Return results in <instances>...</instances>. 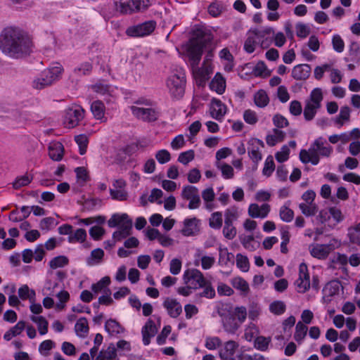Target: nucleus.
<instances>
[{"label":"nucleus","mask_w":360,"mask_h":360,"mask_svg":"<svg viewBox=\"0 0 360 360\" xmlns=\"http://www.w3.org/2000/svg\"><path fill=\"white\" fill-rule=\"evenodd\" d=\"M33 42L29 34L15 27H6L1 33V51L6 56L18 59L32 52Z\"/></svg>","instance_id":"1"},{"label":"nucleus","mask_w":360,"mask_h":360,"mask_svg":"<svg viewBox=\"0 0 360 360\" xmlns=\"http://www.w3.org/2000/svg\"><path fill=\"white\" fill-rule=\"evenodd\" d=\"M213 35L210 30L205 27L195 26L192 32V38L189 41L187 53L193 68L198 66L204 48L212 42Z\"/></svg>","instance_id":"2"},{"label":"nucleus","mask_w":360,"mask_h":360,"mask_svg":"<svg viewBox=\"0 0 360 360\" xmlns=\"http://www.w3.org/2000/svg\"><path fill=\"white\" fill-rule=\"evenodd\" d=\"M186 83V75L181 70H176V73L169 76L167 80V86L172 96L178 99L181 98L185 92Z\"/></svg>","instance_id":"3"},{"label":"nucleus","mask_w":360,"mask_h":360,"mask_svg":"<svg viewBox=\"0 0 360 360\" xmlns=\"http://www.w3.org/2000/svg\"><path fill=\"white\" fill-rule=\"evenodd\" d=\"M63 68L61 66H56L45 70L41 76L34 81V87L37 89H41L47 86L51 85L53 82L58 80Z\"/></svg>","instance_id":"4"},{"label":"nucleus","mask_w":360,"mask_h":360,"mask_svg":"<svg viewBox=\"0 0 360 360\" xmlns=\"http://www.w3.org/2000/svg\"><path fill=\"white\" fill-rule=\"evenodd\" d=\"M84 117V110L79 105H73L65 110L64 124L71 129L77 126Z\"/></svg>","instance_id":"5"},{"label":"nucleus","mask_w":360,"mask_h":360,"mask_svg":"<svg viewBox=\"0 0 360 360\" xmlns=\"http://www.w3.org/2000/svg\"><path fill=\"white\" fill-rule=\"evenodd\" d=\"M132 114L139 120L146 122H153L158 120L159 112L153 108L138 107L132 105L130 107Z\"/></svg>","instance_id":"6"},{"label":"nucleus","mask_w":360,"mask_h":360,"mask_svg":"<svg viewBox=\"0 0 360 360\" xmlns=\"http://www.w3.org/2000/svg\"><path fill=\"white\" fill-rule=\"evenodd\" d=\"M186 284L191 285L193 289L206 285V280L200 271L196 269H187L184 274Z\"/></svg>","instance_id":"7"},{"label":"nucleus","mask_w":360,"mask_h":360,"mask_svg":"<svg viewBox=\"0 0 360 360\" xmlns=\"http://www.w3.org/2000/svg\"><path fill=\"white\" fill-rule=\"evenodd\" d=\"M108 224L111 228L120 226L119 229L125 232L128 236L131 235L132 220L127 214H114L108 220Z\"/></svg>","instance_id":"8"},{"label":"nucleus","mask_w":360,"mask_h":360,"mask_svg":"<svg viewBox=\"0 0 360 360\" xmlns=\"http://www.w3.org/2000/svg\"><path fill=\"white\" fill-rule=\"evenodd\" d=\"M156 22L153 20L146 21L127 28L126 33L130 37H143L151 34L155 28Z\"/></svg>","instance_id":"9"},{"label":"nucleus","mask_w":360,"mask_h":360,"mask_svg":"<svg viewBox=\"0 0 360 360\" xmlns=\"http://www.w3.org/2000/svg\"><path fill=\"white\" fill-rule=\"evenodd\" d=\"M295 285L297 288V291L301 293H304L310 288L309 274L307 266L304 263H302L299 266V278Z\"/></svg>","instance_id":"10"},{"label":"nucleus","mask_w":360,"mask_h":360,"mask_svg":"<svg viewBox=\"0 0 360 360\" xmlns=\"http://www.w3.org/2000/svg\"><path fill=\"white\" fill-rule=\"evenodd\" d=\"M248 153L250 158L256 164L262 160V155L259 151L260 148H264L262 141L257 139H251L248 143Z\"/></svg>","instance_id":"11"},{"label":"nucleus","mask_w":360,"mask_h":360,"mask_svg":"<svg viewBox=\"0 0 360 360\" xmlns=\"http://www.w3.org/2000/svg\"><path fill=\"white\" fill-rule=\"evenodd\" d=\"M163 307L172 318L178 317L182 312V307L176 299L167 297L163 302Z\"/></svg>","instance_id":"12"},{"label":"nucleus","mask_w":360,"mask_h":360,"mask_svg":"<svg viewBox=\"0 0 360 360\" xmlns=\"http://www.w3.org/2000/svg\"><path fill=\"white\" fill-rule=\"evenodd\" d=\"M157 332L158 329L154 321L149 319L141 330L143 344L145 345H149L151 338L154 337Z\"/></svg>","instance_id":"13"},{"label":"nucleus","mask_w":360,"mask_h":360,"mask_svg":"<svg viewBox=\"0 0 360 360\" xmlns=\"http://www.w3.org/2000/svg\"><path fill=\"white\" fill-rule=\"evenodd\" d=\"M311 66L308 64L295 65L292 70V77L296 80H306L310 76Z\"/></svg>","instance_id":"14"},{"label":"nucleus","mask_w":360,"mask_h":360,"mask_svg":"<svg viewBox=\"0 0 360 360\" xmlns=\"http://www.w3.org/2000/svg\"><path fill=\"white\" fill-rule=\"evenodd\" d=\"M226 112V107L222 102L216 98H213L211 103L210 114L211 116L217 120H221Z\"/></svg>","instance_id":"15"},{"label":"nucleus","mask_w":360,"mask_h":360,"mask_svg":"<svg viewBox=\"0 0 360 360\" xmlns=\"http://www.w3.org/2000/svg\"><path fill=\"white\" fill-rule=\"evenodd\" d=\"M238 344L233 340H229L224 343V348L219 352V356L224 360H233Z\"/></svg>","instance_id":"16"},{"label":"nucleus","mask_w":360,"mask_h":360,"mask_svg":"<svg viewBox=\"0 0 360 360\" xmlns=\"http://www.w3.org/2000/svg\"><path fill=\"white\" fill-rule=\"evenodd\" d=\"M274 33V30L271 27H266L262 30H255L251 31V34L255 37L258 43L260 44L262 48H267L269 45L270 41H269L267 38H265V37Z\"/></svg>","instance_id":"17"},{"label":"nucleus","mask_w":360,"mask_h":360,"mask_svg":"<svg viewBox=\"0 0 360 360\" xmlns=\"http://www.w3.org/2000/svg\"><path fill=\"white\" fill-rule=\"evenodd\" d=\"M64 153V147L60 142H54L49 146V155L54 161L62 160Z\"/></svg>","instance_id":"18"},{"label":"nucleus","mask_w":360,"mask_h":360,"mask_svg":"<svg viewBox=\"0 0 360 360\" xmlns=\"http://www.w3.org/2000/svg\"><path fill=\"white\" fill-rule=\"evenodd\" d=\"M199 221L195 217L192 219H186L184 222V228L181 233L184 236H190L198 231V222Z\"/></svg>","instance_id":"19"},{"label":"nucleus","mask_w":360,"mask_h":360,"mask_svg":"<svg viewBox=\"0 0 360 360\" xmlns=\"http://www.w3.org/2000/svg\"><path fill=\"white\" fill-rule=\"evenodd\" d=\"M240 323L236 319L232 314H229L223 319V327L229 333L233 334L239 328Z\"/></svg>","instance_id":"20"},{"label":"nucleus","mask_w":360,"mask_h":360,"mask_svg":"<svg viewBox=\"0 0 360 360\" xmlns=\"http://www.w3.org/2000/svg\"><path fill=\"white\" fill-rule=\"evenodd\" d=\"M133 1L134 0H115V9L122 14H131L134 13Z\"/></svg>","instance_id":"21"},{"label":"nucleus","mask_w":360,"mask_h":360,"mask_svg":"<svg viewBox=\"0 0 360 360\" xmlns=\"http://www.w3.org/2000/svg\"><path fill=\"white\" fill-rule=\"evenodd\" d=\"M210 89L219 94L224 92L226 88V82L224 78L217 73L210 84Z\"/></svg>","instance_id":"22"},{"label":"nucleus","mask_w":360,"mask_h":360,"mask_svg":"<svg viewBox=\"0 0 360 360\" xmlns=\"http://www.w3.org/2000/svg\"><path fill=\"white\" fill-rule=\"evenodd\" d=\"M310 253L314 257L324 259L328 256L330 248L328 245L317 244L310 250Z\"/></svg>","instance_id":"23"},{"label":"nucleus","mask_w":360,"mask_h":360,"mask_svg":"<svg viewBox=\"0 0 360 360\" xmlns=\"http://www.w3.org/2000/svg\"><path fill=\"white\" fill-rule=\"evenodd\" d=\"M105 329L109 333L110 335H115L123 333L124 329L115 319H110L105 322Z\"/></svg>","instance_id":"24"},{"label":"nucleus","mask_w":360,"mask_h":360,"mask_svg":"<svg viewBox=\"0 0 360 360\" xmlns=\"http://www.w3.org/2000/svg\"><path fill=\"white\" fill-rule=\"evenodd\" d=\"M75 330L77 335L84 338L89 333V325L85 317L79 319L75 326Z\"/></svg>","instance_id":"25"},{"label":"nucleus","mask_w":360,"mask_h":360,"mask_svg":"<svg viewBox=\"0 0 360 360\" xmlns=\"http://www.w3.org/2000/svg\"><path fill=\"white\" fill-rule=\"evenodd\" d=\"M325 143L326 141L323 138L319 137L314 143V146H316L314 150L317 153L319 152L321 155L328 157L331 153L332 148L330 146L325 147L323 146Z\"/></svg>","instance_id":"26"},{"label":"nucleus","mask_w":360,"mask_h":360,"mask_svg":"<svg viewBox=\"0 0 360 360\" xmlns=\"http://www.w3.org/2000/svg\"><path fill=\"white\" fill-rule=\"evenodd\" d=\"M321 108L320 105H316L306 101L304 108V117L307 121H310L314 119L316 111Z\"/></svg>","instance_id":"27"},{"label":"nucleus","mask_w":360,"mask_h":360,"mask_svg":"<svg viewBox=\"0 0 360 360\" xmlns=\"http://www.w3.org/2000/svg\"><path fill=\"white\" fill-rule=\"evenodd\" d=\"M33 179V175L26 172L24 175L18 176L13 182V187L15 189H19L21 187L26 186L31 183Z\"/></svg>","instance_id":"28"},{"label":"nucleus","mask_w":360,"mask_h":360,"mask_svg":"<svg viewBox=\"0 0 360 360\" xmlns=\"http://www.w3.org/2000/svg\"><path fill=\"white\" fill-rule=\"evenodd\" d=\"M254 101L257 106L264 108L268 105L269 98L266 91L261 89L255 94Z\"/></svg>","instance_id":"29"},{"label":"nucleus","mask_w":360,"mask_h":360,"mask_svg":"<svg viewBox=\"0 0 360 360\" xmlns=\"http://www.w3.org/2000/svg\"><path fill=\"white\" fill-rule=\"evenodd\" d=\"M91 110L94 116L100 120L104 116L105 106L102 101H95L91 103Z\"/></svg>","instance_id":"30"},{"label":"nucleus","mask_w":360,"mask_h":360,"mask_svg":"<svg viewBox=\"0 0 360 360\" xmlns=\"http://www.w3.org/2000/svg\"><path fill=\"white\" fill-rule=\"evenodd\" d=\"M18 295L22 300L28 299L30 302L35 300V292L30 290L27 285H24L18 289Z\"/></svg>","instance_id":"31"},{"label":"nucleus","mask_w":360,"mask_h":360,"mask_svg":"<svg viewBox=\"0 0 360 360\" xmlns=\"http://www.w3.org/2000/svg\"><path fill=\"white\" fill-rule=\"evenodd\" d=\"M104 257V251L101 248H96L91 251L90 257L87 259L89 265L99 264Z\"/></svg>","instance_id":"32"},{"label":"nucleus","mask_w":360,"mask_h":360,"mask_svg":"<svg viewBox=\"0 0 360 360\" xmlns=\"http://www.w3.org/2000/svg\"><path fill=\"white\" fill-rule=\"evenodd\" d=\"M31 320L37 324L38 330L41 335H45L47 333L49 323L44 316H32L31 317Z\"/></svg>","instance_id":"33"},{"label":"nucleus","mask_w":360,"mask_h":360,"mask_svg":"<svg viewBox=\"0 0 360 360\" xmlns=\"http://www.w3.org/2000/svg\"><path fill=\"white\" fill-rule=\"evenodd\" d=\"M223 223L222 213L221 212H215L211 214L209 219V225L214 229H221Z\"/></svg>","instance_id":"34"},{"label":"nucleus","mask_w":360,"mask_h":360,"mask_svg":"<svg viewBox=\"0 0 360 360\" xmlns=\"http://www.w3.org/2000/svg\"><path fill=\"white\" fill-rule=\"evenodd\" d=\"M98 355L107 360H118L117 359V351L114 344L111 343L106 349L101 350Z\"/></svg>","instance_id":"35"},{"label":"nucleus","mask_w":360,"mask_h":360,"mask_svg":"<svg viewBox=\"0 0 360 360\" xmlns=\"http://www.w3.org/2000/svg\"><path fill=\"white\" fill-rule=\"evenodd\" d=\"M307 326L301 321H299L295 327L294 338L297 342H301L306 336L307 333Z\"/></svg>","instance_id":"36"},{"label":"nucleus","mask_w":360,"mask_h":360,"mask_svg":"<svg viewBox=\"0 0 360 360\" xmlns=\"http://www.w3.org/2000/svg\"><path fill=\"white\" fill-rule=\"evenodd\" d=\"M350 117V109L348 106L341 108L338 116L335 118V122L340 126L344 124V121H349Z\"/></svg>","instance_id":"37"},{"label":"nucleus","mask_w":360,"mask_h":360,"mask_svg":"<svg viewBox=\"0 0 360 360\" xmlns=\"http://www.w3.org/2000/svg\"><path fill=\"white\" fill-rule=\"evenodd\" d=\"M86 238V232L84 229H78L75 231L74 234H71L68 237L69 243H83Z\"/></svg>","instance_id":"38"},{"label":"nucleus","mask_w":360,"mask_h":360,"mask_svg":"<svg viewBox=\"0 0 360 360\" xmlns=\"http://www.w3.org/2000/svg\"><path fill=\"white\" fill-rule=\"evenodd\" d=\"M299 207L302 213L307 217L314 216L318 211V207L316 204L300 203Z\"/></svg>","instance_id":"39"},{"label":"nucleus","mask_w":360,"mask_h":360,"mask_svg":"<svg viewBox=\"0 0 360 360\" xmlns=\"http://www.w3.org/2000/svg\"><path fill=\"white\" fill-rule=\"evenodd\" d=\"M69 262V260L67 257L63 255H60L53 258L49 262V266L51 269H57L59 267H63L66 266Z\"/></svg>","instance_id":"40"},{"label":"nucleus","mask_w":360,"mask_h":360,"mask_svg":"<svg viewBox=\"0 0 360 360\" xmlns=\"http://www.w3.org/2000/svg\"><path fill=\"white\" fill-rule=\"evenodd\" d=\"M348 236L352 243L360 245V223L354 228L349 229Z\"/></svg>","instance_id":"41"},{"label":"nucleus","mask_w":360,"mask_h":360,"mask_svg":"<svg viewBox=\"0 0 360 360\" xmlns=\"http://www.w3.org/2000/svg\"><path fill=\"white\" fill-rule=\"evenodd\" d=\"M219 263L224 265H227V264L231 262L233 257L232 253L229 252L228 249L226 248L219 247Z\"/></svg>","instance_id":"42"},{"label":"nucleus","mask_w":360,"mask_h":360,"mask_svg":"<svg viewBox=\"0 0 360 360\" xmlns=\"http://www.w3.org/2000/svg\"><path fill=\"white\" fill-rule=\"evenodd\" d=\"M271 340L270 337L259 336L255 340V347L259 350L266 351L268 349Z\"/></svg>","instance_id":"43"},{"label":"nucleus","mask_w":360,"mask_h":360,"mask_svg":"<svg viewBox=\"0 0 360 360\" xmlns=\"http://www.w3.org/2000/svg\"><path fill=\"white\" fill-rule=\"evenodd\" d=\"M258 43V41L254 35L251 34V31L248 33V37L246 39L244 44V49L246 52L251 53L255 49V44Z\"/></svg>","instance_id":"44"},{"label":"nucleus","mask_w":360,"mask_h":360,"mask_svg":"<svg viewBox=\"0 0 360 360\" xmlns=\"http://www.w3.org/2000/svg\"><path fill=\"white\" fill-rule=\"evenodd\" d=\"M323 100V94L321 89L319 88H316L311 92L310 97L309 100H307V101L315 103V105H320L321 102Z\"/></svg>","instance_id":"45"},{"label":"nucleus","mask_w":360,"mask_h":360,"mask_svg":"<svg viewBox=\"0 0 360 360\" xmlns=\"http://www.w3.org/2000/svg\"><path fill=\"white\" fill-rule=\"evenodd\" d=\"M198 195V189L193 186H184L181 193L182 198L186 200H188Z\"/></svg>","instance_id":"46"},{"label":"nucleus","mask_w":360,"mask_h":360,"mask_svg":"<svg viewBox=\"0 0 360 360\" xmlns=\"http://www.w3.org/2000/svg\"><path fill=\"white\" fill-rule=\"evenodd\" d=\"M274 169L275 164L274 162L273 157L271 155H269L266 159L262 173L264 176H270L272 172L274 171Z\"/></svg>","instance_id":"47"},{"label":"nucleus","mask_w":360,"mask_h":360,"mask_svg":"<svg viewBox=\"0 0 360 360\" xmlns=\"http://www.w3.org/2000/svg\"><path fill=\"white\" fill-rule=\"evenodd\" d=\"M281 219L285 222H290L293 219L294 212L287 206H282L280 209Z\"/></svg>","instance_id":"48"},{"label":"nucleus","mask_w":360,"mask_h":360,"mask_svg":"<svg viewBox=\"0 0 360 360\" xmlns=\"http://www.w3.org/2000/svg\"><path fill=\"white\" fill-rule=\"evenodd\" d=\"M236 233L237 231L236 227L233 226V224L224 223L223 235L226 238L231 240L235 238Z\"/></svg>","instance_id":"49"},{"label":"nucleus","mask_w":360,"mask_h":360,"mask_svg":"<svg viewBox=\"0 0 360 360\" xmlns=\"http://www.w3.org/2000/svg\"><path fill=\"white\" fill-rule=\"evenodd\" d=\"M75 140L79 147V154L84 155L86 151L88 139L84 134H79L75 136Z\"/></svg>","instance_id":"50"},{"label":"nucleus","mask_w":360,"mask_h":360,"mask_svg":"<svg viewBox=\"0 0 360 360\" xmlns=\"http://www.w3.org/2000/svg\"><path fill=\"white\" fill-rule=\"evenodd\" d=\"M269 309L273 314L281 315L285 311V305L282 301H274L270 304Z\"/></svg>","instance_id":"51"},{"label":"nucleus","mask_w":360,"mask_h":360,"mask_svg":"<svg viewBox=\"0 0 360 360\" xmlns=\"http://www.w3.org/2000/svg\"><path fill=\"white\" fill-rule=\"evenodd\" d=\"M221 340L218 337H207L205 340V347L213 350L221 345Z\"/></svg>","instance_id":"52"},{"label":"nucleus","mask_w":360,"mask_h":360,"mask_svg":"<svg viewBox=\"0 0 360 360\" xmlns=\"http://www.w3.org/2000/svg\"><path fill=\"white\" fill-rule=\"evenodd\" d=\"M217 166L218 168H219L221 169L222 176L225 179L233 178V176L234 175V172H233V167L231 165H229L226 163H224L222 165L217 163Z\"/></svg>","instance_id":"53"},{"label":"nucleus","mask_w":360,"mask_h":360,"mask_svg":"<svg viewBox=\"0 0 360 360\" xmlns=\"http://www.w3.org/2000/svg\"><path fill=\"white\" fill-rule=\"evenodd\" d=\"M110 283V278L108 276L103 277L98 283L91 285V290L95 293H98L101 291L105 287L108 286Z\"/></svg>","instance_id":"54"},{"label":"nucleus","mask_w":360,"mask_h":360,"mask_svg":"<svg viewBox=\"0 0 360 360\" xmlns=\"http://www.w3.org/2000/svg\"><path fill=\"white\" fill-rule=\"evenodd\" d=\"M150 4V0H134L132 4L134 12L145 11Z\"/></svg>","instance_id":"55"},{"label":"nucleus","mask_w":360,"mask_h":360,"mask_svg":"<svg viewBox=\"0 0 360 360\" xmlns=\"http://www.w3.org/2000/svg\"><path fill=\"white\" fill-rule=\"evenodd\" d=\"M332 44L333 49L338 53H342L345 49V43L341 37L335 34L333 37Z\"/></svg>","instance_id":"56"},{"label":"nucleus","mask_w":360,"mask_h":360,"mask_svg":"<svg viewBox=\"0 0 360 360\" xmlns=\"http://www.w3.org/2000/svg\"><path fill=\"white\" fill-rule=\"evenodd\" d=\"M236 319L239 322V323H243L247 317V310L245 307H237L234 309V312L233 314Z\"/></svg>","instance_id":"57"},{"label":"nucleus","mask_w":360,"mask_h":360,"mask_svg":"<svg viewBox=\"0 0 360 360\" xmlns=\"http://www.w3.org/2000/svg\"><path fill=\"white\" fill-rule=\"evenodd\" d=\"M254 73L257 76H269L270 75V72L267 70L266 65L263 61H259L255 68H254Z\"/></svg>","instance_id":"58"},{"label":"nucleus","mask_w":360,"mask_h":360,"mask_svg":"<svg viewBox=\"0 0 360 360\" xmlns=\"http://www.w3.org/2000/svg\"><path fill=\"white\" fill-rule=\"evenodd\" d=\"M195 157V153L193 150H189L179 154L178 161L184 165H187L193 160Z\"/></svg>","instance_id":"59"},{"label":"nucleus","mask_w":360,"mask_h":360,"mask_svg":"<svg viewBox=\"0 0 360 360\" xmlns=\"http://www.w3.org/2000/svg\"><path fill=\"white\" fill-rule=\"evenodd\" d=\"M236 265L242 271L246 272L249 269V261L247 257L238 254L236 255Z\"/></svg>","instance_id":"60"},{"label":"nucleus","mask_w":360,"mask_h":360,"mask_svg":"<svg viewBox=\"0 0 360 360\" xmlns=\"http://www.w3.org/2000/svg\"><path fill=\"white\" fill-rule=\"evenodd\" d=\"M232 284L235 288L239 289L244 292H248L249 290L248 283L242 278H234Z\"/></svg>","instance_id":"61"},{"label":"nucleus","mask_w":360,"mask_h":360,"mask_svg":"<svg viewBox=\"0 0 360 360\" xmlns=\"http://www.w3.org/2000/svg\"><path fill=\"white\" fill-rule=\"evenodd\" d=\"M172 331V327L170 326H165L161 333L157 337V343L160 345H163L166 342V339Z\"/></svg>","instance_id":"62"},{"label":"nucleus","mask_w":360,"mask_h":360,"mask_svg":"<svg viewBox=\"0 0 360 360\" xmlns=\"http://www.w3.org/2000/svg\"><path fill=\"white\" fill-rule=\"evenodd\" d=\"M110 193L112 199L117 200H126L128 196L127 192L122 189H110Z\"/></svg>","instance_id":"63"},{"label":"nucleus","mask_w":360,"mask_h":360,"mask_svg":"<svg viewBox=\"0 0 360 360\" xmlns=\"http://www.w3.org/2000/svg\"><path fill=\"white\" fill-rule=\"evenodd\" d=\"M155 158L159 163L165 164L170 160L171 155L168 150L162 149L157 152Z\"/></svg>","instance_id":"64"}]
</instances>
